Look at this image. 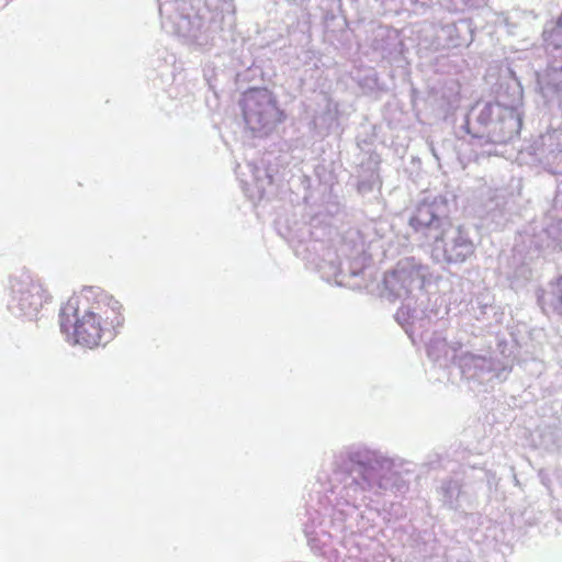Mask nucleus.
<instances>
[{
    "instance_id": "obj_1",
    "label": "nucleus",
    "mask_w": 562,
    "mask_h": 562,
    "mask_svg": "<svg viewBox=\"0 0 562 562\" xmlns=\"http://www.w3.org/2000/svg\"><path fill=\"white\" fill-rule=\"evenodd\" d=\"M123 321L121 303L98 286H85L59 314L67 340L88 348L110 341Z\"/></svg>"
},
{
    "instance_id": "obj_2",
    "label": "nucleus",
    "mask_w": 562,
    "mask_h": 562,
    "mask_svg": "<svg viewBox=\"0 0 562 562\" xmlns=\"http://www.w3.org/2000/svg\"><path fill=\"white\" fill-rule=\"evenodd\" d=\"M349 461L350 481L346 482L345 488L353 502L358 499L359 492H400L406 486L401 463L379 451L357 449L349 453Z\"/></svg>"
},
{
    "instance_id": "obj_3",
    "label": "nucleus",
    "mask_w": 562,
    "mask_h": 562,
    "mask_svg": "<svg viewBox=\"0 0 562 562\" xmlns=\"http://www.w3.org/2000/svg\"><path fill=\"white\" fill-rule=\"evenodd\" d=\"M241 109L246 127L257 137L269 135L284 120L276 97L267 89H252L246 92L241 100Z\"/></svg>"
},
{
    "instance_id": "obj_4",
    "label": "nucleus",
    "mask_w": 562,
    "mask_h": 562,
    "mask_svg": "<svg viewBox=\"0 0 562 562\" xmlns=\"http://www.w3.org/2000/svg\"><path fill=\"white\" fill-rule=\"evenodd\" d=\"M429 280L430 272L427 266L415 258H404L392 271L385 273L384 295L390 300H407L415 292H420Z\"/></svg>"
},
{
    "instance_id": "obj_5",
    "label": "nucleus",
    "mask_w": 562,
    "mask_h": 562,
    "mask_svg": "<svg viewBox=\"0 0 562 562\" xmlns=\"http://www.w3.org/2000/svg\"><path fill=\"white\" fill-rule=\"evenodd\" d=\"M48 299L41 281L29 271H21L10 279L8 307L13 315L30 319L36 317Z\"/></svg>"
},
{
    "instance_id": "obj_6",
    "label": "nucleus",
    "mask_w": 562,
    "mask_h": 562,
    "mask_svg": "<svg viewBox=\"0 0 562 562\" xmlns=\"http://www.w3.org/2000/svg\"><path fill=\"white\" fill-rule=\"evenodd\" d=\"M480 121L491 119L486 142L506 144L516 138L521 128L520 113L501 103L486 104L480 113Z\"/></svg>"
},
{
    "instance_id": "obj_7",
    "label": "nucleus",
    "mask_w": 562,
    "mask_h": 562,
    "mask_svg": "<svg viewBox=\"0 0 562 562\" xmlns=\"http://www.w3.org/2000/svg\"><path fill=\"white\" fill-rule=\"evenodd\" d=\"M432 257L449 263H461L474 255L475 245L460 226L448 224L439 238L431 241Z\"/></svg>"
},
{
    "instance_id": "obj_8",
    "label": "nucleus",
    "mask_w": 562,
    "mask_h": 562,
    "mask_svg": "<svg viewBox=\"0 0 562 562\" xmlns=\"http://www.w3.org/2000/svg\"><path fill=\"white\" fill-rule=\"evenodd\" d=\"M428 357L440 366L457 361L463 373L470 376H480L484 371L491 369V360L475 356L470 352H460L454 346H450L446 339L434 338L427 346Z\"/></svg>"
},
{
    "instance_id": "obj_9",
    "label": "nucleus",
    "mask_w": 562,
    "mask_h": 562,
    "mask_svg": "<svg viewBox=\"0 0 562 562\" xmlns=\"http://www.w3.org/2000/svg\"><path fill=\"white\" fill-rule=\"evenodd\" d=\"M448 224L447 204L442 198L419 203L409 220V225L431 241L439 238Z\"/></svg>"
},
{
    "instance_id": "obj_10",
    "label": "nucleus",
    "mask_w": 562,
    "mask_h": 562,
    "mask_svg": "<svg viewBox=\"0 0 562 562\" xmlns=\"http://www.w3.org/2000/svg\"><path fill=\"white\" fill-rule=\"evenodd\" d=\"M247 169L251 173V181L241 178L244 190L252 198H262L266 188L271 183V177L267 170L257 167L254 164H248Z\"/></svg>"
},
{
    "instance_id": "obj_11",
    "label": "nucleus",
    "mask_w": 562,
    "mask_h": 562,
    "mask_svg": "<svg viewBox=\"0 0 562 562\" xmlns=\"http://www.w3.org/2000/svg\"><path fill=\"white\" fill-rule=\"evenodd\" d=\"M173 23V32L176 34L190 42L199 41L202 27V22L199 16L194 15L191 18L188 15H176Z\"/></svg>"
},
{
    "instance_id": "obj_12",
    "label": "nucleus",
    "mask_w": 562,
    "mask_h": 562,
    "mask_svg": "<svg viewBox=\"0 0 562 562\" xmlns=\"http://www.w3.org/2000/svg\"><path fill=\"white\" fill-rule=\"evenodd\" d=\"M544 98L549 101L558 100L562 105V70H554L549 75L547 82L539 81Z\"/></svg>"
},
{
    "instance_id": "obj_13",
    "label": "nucleus",
    "mask_w": 562,
    "mask_h": 562,
    "mask_svg": "<svg viewBox=\"0 0 562 562\" xmlns=\"http://www.w3.org/2000/svg\"><path fill=\"white\" fill-rule=\"evenodd\" d=\"M541 143L548 155L552 156L553 159L562 160V130L548 132L541 137Z\"/></svg>"
},
{
    "instance_id": "obj_14",
    "label": "nucleus",
    "mask_w": 562,
    "mask_h": 562,
    "mask_svg": "<svg viewBox=\"0 0 562 562\" xmlns=\"http://www.w3.org/2000/svg\"><path fill=\"white\" fill-rule=\"evenodd\" d=\"M442 496L443 503L453 509H459L461 507L460 497L461 490L457 482L450 481L442 485Z\"/></svg>"
},
{
    "instance_id": "obj_15",
    "label": "nucleus",
    "mask_w": 562,
    "mask_h": 562,
    "mask_svg": "<svg viewBox=\"0 0 562 562\" xmlns=\"http://www.w3.org/2000/svg\"><path fill=\"white\" fill-rule=\"evenodd\" d=\"M547 42L554 48H562V16L559 19L557 25L550 31Z\"/></svg>"
},
{
    "instance_id": "obj_16",
    "label": "nucleus",
    "mask_w": 562,
    "mask_h": 562,
    "mask_svg": "<svg viewBox=\"0 0 562 562\" xmlns=\"http://www.w3.org/2000/svg\"><path fill=\"white\" fill-rule=\"evenodd\" d=\"M396 318L398 322L402 319L404 322H411L414 323V321L417 318V311L412 310L411 303L403 304L401 308L396 313Z\"/></svg>"
},
{
    "instance_id": "obj_17",
    "label": "nucleus",
    "mask_w": 562,
    "mask_h": 562,
    "mask_svg": "<svg viewBox=\"0 0 562 562\" xmlns=\"http://www.w3.org/2000/svg\"><path fill=\"white\" fill-rule=\"evenodd\" d=\"M453 30H454L453 25H447V26L442 27V32H446L448 34H450Z\"/></svg>"
}]
</instances>
